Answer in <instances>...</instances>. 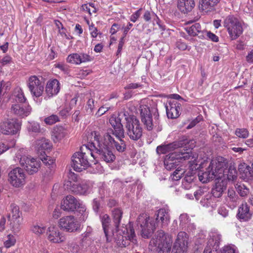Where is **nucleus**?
Listing matches in <instances>:
<instances>
[{"instance_id":"f257e3e1","label":"nucleus","mask_w":253,"mask_h":253,"mask_svg":"<svg viewBox=\"0 0 253 253\" xmlns=\"http://www.w3.org/2000/svg\"><path fill=\"white\" fill-rule=\"evenodd\" d=\"M208 163L203 166L207 167L205 171H201L198 174L199 179L203 183H206L214 178L217 179H221L224 176L225 173H227V178L229 180H234L236 178V170L234 168L230 167L226 171L227 168L226 160L223 157H219L209 161L206 159Z\"/></svg>"},{"instance_id":"f03ea898","label":"nucleus","mask_w":253,"mask_h":253,"mask_svg":"<svg viewBox=\"0 0 253 253\" xmlns=\"http://www.w3.org/2000/svg\"><path fill=\"white\" fill-rule=\"evenodd\" d=\"M169 211L168 207L158 210L156 222L150 219L149 216L146 213L140 214L137 220V224L140 227L142 236L144 238H149L157 227H167L170 221Z\"/></svg>"},{"instance_id":"7ed1b4c3","label":"nucleus","mask_w":253,"mask_h":253,"mask_svg":"<svg viewBox=\"0 0 253 253\" xmlns=\"http://www.w3.org/2000/svg\"><path fill=\"white\" fill-rule=\"evenodd\" d=\"M186 160H188L189 167L192 171L203 169V166L208 163L207 160L199 159L196 153L175 151L166 156L164 160L165 167L170 170L176 168L180 163Z\"/></svg>"},{"instance_id":"20e7f679","label":"nucleus","mask_w":253,"mask_h":253,"mask_svg":"<svg viewBox=\"0 0 253 253\" xmlns=\"http://www.w3.org/2000/svg\"><path fill=\"white\" fill-rule=\"evenodd\" d=\"M123 215L122 211L119 208L114 209L112 211V217L114 225L116 227L115 231L112 232L113 238L117 244L121 247H126L130 241L133 244L137 242L134 229L129 225V230L126 226L123 225L119 228V224Z\"/></svg>"},{"instance_id":"39448f33","label":"nucleus","mask_w":253,"mask_h":253,"mask_svg":"<svg viewBox=\"0 0 253 253\" xmlns=\"http://www.w3.org/2000/svg\"><path fill=\"white\" fill-rule=\"evenodd\" d=\"M150 100L143 99L139 103V110L141 120L148 130L156 129L158 131H161L162 126L159 118L158 112L154 113V119L152 118L151 111L150 109Z\"/></svg>"},{"instance_id":"423d86ee","label":"nucleus","mask_w":253,"mask_h":253,"mask_svg":"<svg viewBox=\"0 0 253 253\" xmlns=\"http://www.w3.org/2000/svg\"><path fill=\"white\" fill-rule=\"evenodd\" d=\"M14 160L16 162H19L29 174L37 173L41 167L40 159L26 155V150L23 148L17 151Z\"/></svg>"},{"instance_id":"0eeeda50","label":"nucleus","mask_w":253,"mask_h":253,"mask_svg":"<svg viewBox=\"0 0 253 253\" xmlns=\"http://www.w3.org/2000/svg\"><path fill=\"white\" fill-rule=\"evenodd\" d=\"M91 135L94 138L93 144L96 147V153L99 159L107 163L114 162L116 157L112 151L109 149V146L105 144V142L101 137L99 132L94 131L91 132Z\"/></svg>"},{"instance_id":"6e6552de","label":"nucleus","mask_w":253,"mask_h":253,"mask_svg":"<svg viewBox=\"0 0 253 253\" xmlns=\"http://www.w3.org/2000/svg\"><path fill=\"white\" fill-rule=\"evenodd\" d=\"M84 147L86 150V152H77L72 157V167L77 171L80 172L89 166V156L93 158L95 157L94 154L87 149L86 146H84ZM84 147H82L81 150H84Z\"/></svg>"},{"instance_id":"1a4fd4ad","label":"nucleus","mask_w":253,"mask_h":253,"mask_svg":"<svg viewBox=\"0 0 253 253\" xmlns=\"http://www.w3.org/2000/svg\"><path fill=\"white\" fill-rule=\"evenodd\" d=\"M195 143L194 140L189 139L186 136H183L177 141L168 144L158 146L156 151L159 154H165L181 147H185L187 149H193L195 146Z\"/></svg>"},{"instance_id":"9d476101","label":"nucleus","mask_w":253,"mask_h":253,"mask_svg":"<svg viewBox=\"0 0 253 253\" xmlns=\"http://www.w3.org/2000/svg\"><path fill=\"white\" fill-rule=\"evenodd\" d=\"M172 243L171 236L165 234L163 231H160L156 238L150 242L151 244L157 247L158 253H169Z\"/></svg>"},{"instance_id":"9b49d317","label":"nucleus","mask_w":253,"mask_h":253,"mask_svg":"<svg viewBox=\"0 0 253 253\" xmlns=\"http://www.w3.org/2000/svg\"><path fill=\"white\" fill-rule=\"evenodd\" d=\"M125 127L127 135L133 140H138L142 135V128L139 121L134 116L129 114L125 124Z\"/></svg>"},{"instance_id":"f8f14e48","label":"nucleus","mask_w":253,"mask_h":253,"mask_svg":"<svg viewBox=\"0 0 253 253\" xmlns=\"http://www.w3.org/2000/svg\"><path fill=\"white\" fill-rule=\"evenodd\" d=\"M129 114L127 111L124 110L119 112L117 117L113 115L110 118L109 122L113 127L112 133L114 136H124V130L121 122L124 120L126 123Z\"/></svg>"},{"instance_id":"ddd939ff","label":"nucleus","mask_w":253,"mask_h":253,"mask_svg":"<svg viewBox=\"0 0 253 253\" xmlns=\"http://www.w3.org/2000/svg\"><path fill=\"white\" fill-rule=\"evenodd\" d=\"M223 25L232 40L237 39L243 33L241 23L232 15H229L224 19Z\"/></svg>"},{"instance_id":"4468645a","label":"nucleus","mask_w":253,"mask_h":253,"mask_svg":"<svg viewBox=\"0 0 253 253\" xmlns=\"http://www.w3.org/2000/svg\"><path fill=\"white\" fill-rule=\"evenodd\" d=\"M26 174L23 169L17 167L8 173V181L14 187L19 188L25 183Z\"/></svg>"},{"instance_id":"2eb2a0df","label":"nucleus","mask_w":253,"mask_h":253,"mask_svg":"<svg viewBox=\"0 0 253 253\" xmlns=\"http://www.w3.org/2000/svg\"><path fill=\"white\" fill-rule=\"evenodd\" d=\"M21 123L17 119H7L0 124V131L5 135H13L21 129Z\"/></svg>"},{"instance_id":"dca6fc26","label":"nucleus","mask_w":253,"mask_h":253,"mask_svg":"<svg viewBox=\"0 0 253 253\" xmlns=\"http://www.w3.org/2000/svg\"><path fill=\"white\" fill-rule=\"evenodd\" d=\"M188 236L183 231L179 232L171 250V253H187Z\"/></svg>"},{"instance_id":"f3484780","label":"nucleus","mask_w":253,"mask_h":253,"mask_svg":"<svg viewBox=\"0 0 253 253\" xmlns=\"http://www.w3.org/2000/svg\"><path fill=\"white\" fill-rule=\"evenodd\" d=\"M116 138L112 136L109 133H107L102 137L105 144L115 149L118 152L122 153L126 149V145L125 141L123 139L124 136L118 137L115 136Z\"/></svg>"},{"instance_id":"a211bd4d","label":"nucleus","mask_w":253,"mask_h":253,"mask_svg":"<svg viewBox=\"0 0 253 253\" xmlns=\"http://www.w3.org/2000/svg\"><path fill=\"white\" fill-rule=\"evenodd\" d=\"M46 236L48 241L53 244H60L66 240L64 233L56 225H50L47 228Z\"/></svg>"},{"instance_id":"6ab92c4d","label":"nucleus","mask_w":253,"mask_h":253,"mask_svg":"<svg viewBox=\"0 0 253 253\" xmlns=\"http://www.w3.org/2000/svg\"><path fill=\"white\" fill-rule=\"evenodd\" d=\"M59 226L64 231L68 232L76 231L80 228V224L77 219L72 215L66 216L60 219Z\"/></svg>"},{"instance_id":"aec40b11","label":"nucleus","mask_w":253,"mask_h":253,"mask_svg":"<svg viewBox=\"0 0 253 253\" xmlns=\"http://www.w3.org/2000/svg\"><path fill=\"white\" fill-rule=\"evenodd\" d=\"M221 240V235L218 231L214 230L211 232L204 253H211L212 251H216L219 248Z\"/></svg>"},{"instance_id":"412c9836","label":"nucleus","mask_w":253,"mask_h":253,"mask_svg":"<svg viewBox=\"0 0 253 253\" xmlns=\"http://www.w3.org/2000/svg\"><path fill=\"white\" fill-rule=\"evenodd\" d=\"M32 147L40 156H42L43 155H45L46 151L52 148V145L48 139L42 137L34 140Z\"/></svg>"},{"instance_id":"4be33fe9","label":"nucleus","mask_w":253,"mask_h":253,"mask_svg":"<svg viewBox=\"0 0 253 253\" xmlns=\"http://www.w3.org/2000/svg\"><path fill=\"white\" fill-rule=\"evenodd\" d=\"M80 200L72 195H68L61 203V208L65 211H74L77 209Z\"/></svg>"},{"instance_id":"5701e85b","label":"nucleus","mask_w":253,"mask_h":253,"mask_svg":"<svg viewBox=\"0 0 253 253\" xmlns=\"http://www.w3.org/2000/svg\"><path fill=\"white\" fill-rule=\"evenodd\" d=\"M167 116L169 118H177L180 115L181 104L176 101H170L165 105Z\"/></svg>"},{"instance_id":"b1692460","label":"nucleus","mask_w":253,"mask_h":253,"mask_svg":"<svg viewBox=\"0 0 253 253\" xmlns=\"http://www.w3.org/2000/svg\"><path fill=\"white\" fill-rule=\"evenodd\" d=\"M60 90V84L56 79L49 80L46 85L45 93L49 98L56 95Z\"/></svg>"},{"instance_id":"393cba45","label":"nucleus","mask_w":253,"mask_h":253,"mask_svg":"<svg viewBox=\"0 0 253 253\" xmlns=\"http://www.w3.org/2000/svg\"><path fill=\"white\" fill-rule=\"evenodd\" d=\"M11 110L15 115L24 118L30 114L32 108L29 105H24L21 104H14L12 105Z\"/></svg>"},{"instance_id":"a878e982","label":"nucleus","mask_w":253,"mask_h":253,"mask_svg":"<svg viewBox=\"0 0 253 253\" xmlns=\"http://www.w3.org/2000/svg\"><path fill=\"white\" fill-rule=\"evenodd\" d=\"M80 183L78 180L77 174L71 172L68 176V179L65 181L64 187L65 189L76 193L75 191L78 190Z\"/></svg>"},{"instance_id":"bb28decb","label":"nucleus","mask_w":253,"mask_h":253,"mask_svg":"<svg viewBox=\"0 0 253 253\" xmlns=\"http://www.w3.org/2000/svg\"><path fill=\"white\" fill-rule=\"evenodd\" d=\"M237 216L241 221H247L251 218L252 213L250 211V207L247 203L243 204L239 207Z\"/></svg>"},{"instance_id":"cd10ccee","label":"nucleus","mask_w":253,"mask_h":253,"mask_svg":"<svg viewBox=\"0 0 253 253\" xmlns=\"http://www.w3.org/2000/svg\"><path fill=\"white\" fill-rule=\"evenodd\" d=\"M32 87L30 88L29 90L33 96L34 101L38 104H41L42 101V98L40 97L42 95L43 90L44 86L43 84H40L37 86H32Z\"/></svg>"},{"instance_id":"c85d7f7f","label":"nucleus","mask_w":253,"mask_h":253,"mask_svg":"<svg viewBox=\"0 0 253 253\" xmlns=\"http://www.w3.org/2000/svg\"><path fill=\"white\" fill-rule=\"evenodd\" d=\"M220 1V0H201L199 2V9L206 12L211 11L214 9Z\"/></svg>"},{"instance_id":"c756f323","label":"nucleus","mask_w":253,"mask_h":253,"mask_svg":"<svg viewBox=\"0 0 253 253\" xmlns=\"http://www.w3.org/2000/svg\"><path fill=\"white\" fill-rule=\"evenodd\" d=\"M178 8L183 13L191 11L195 5L194 0H177Z\"/></svg>"},{"instance_id":"7c9ffc66","label":"nucleus","mask_w":253,"mask_h":253,"mask_svg":"<svg viewBox=\"0 0 253 253\" xmlns=\"http://www.w3.org/2000/svg\"><path fill=\"white\" fill-rule=\"evenodd\" d=\"M100 219L102 223V227L106 237L107 240L109 241V238L111 236L109 234L111 218L107 214L103 213L100 214Z\"/></svg>"},{"instance_id":"2f4dec72","label":"nucleus","mask_w":253,"mask_h":253,"mask_svg":"<svg viewBox=\"0 0 253 253\" xmlns=\"http://www.w3.org/2000/svg\"><path fill=\"white\" fill-rule=\"evenodd\" d=\"M226 188V184L223 180L216 182L214 187L212 190L213 196L217 198L220 197Z\"/></svg>"},{"instance_id":"473e14b6","label":"nucleus","mask_w":253,"mask_h":253,"mask_svg":"<svg viewBox=\"0 0 253 253\" xmlns=\"http://www.w3.org/2000/svg\"><path fill=\"white\" fill-rule=\"evenodd\" d=\"M8 221L9 222V228L11 231L14 234L18 233L21 230L23 218L15 219H8Z\"/></svg>"},{"instance_id":"72a5a7b5","label":"nucleus","mask_w":253,"mask_h":253,"mask_svg":"<svg viewBox=\"0 0 253 253\" xmlns=\"http://www.w3.org/2000/svg\"><path fill=\"white\" fill-rule=\"evenodd\" d=\"M26 128L30 134L32 133H43L44 132L43 129L41 128L40 125L35 121L28 122Z\"/></svg>"},{"instance_id":"f704fd0d","label":"nucleus","mask_w":253,"mask_h":253,"mask_svg":"<svg viewBox=\"0 0 253 253\" xmlns=\"http://www.w3.org/2000/svg\"><path fill=\"white\" fill-rule=\"evenodd\" d=\"M67 133L62 127L55 128L52 135V139L54 142L57 143L63 139Z\"/></svg>"},{"instance_id":"c9c22d12","label":"nucleus","mask_w":253,"mask_h":253,"mask_svg":"<svg viewBox=\"0 0 253 253\" xmlns=\"http://www.w3.org/2000/svg\"><path fill=\"white\" fill-rule=\"evenodd\" d=\"M186 31L190 35L192 36H199L201 33L202 34V36H204V32L202 30L200 24L198 23L187 28Z\"/></svg>"},{"instance_id":"e433bc0d","label":"nucleus","mask_w":253,"mask_h":253,"mask_svg":"<svg viewBox=\"0 0 253 253\" xmlns=\"http://www.w3.org/2000/svg\"><path fill=\"white\" fill-rule=\"evenodd\" d=\"M91 191V186L87 181H82L80 183L79 187L77 191H75L76 194L80 195H86Z\"/></svg>"},{"instance_id":"4c0bfd02","label":"nucleus","mask_w":253,"mask_h":253,"mask_svg":"<svg viewBox=\"0 0 253 253\" xmlns=\"http://www.w3.org/2000/svg\"><path fill=\"white\" fill-rule=\"evenodd\" d=\"M8 218L11 219L23 218L19 207L15 204H11L10 205V213Z\"/></svg>"},{"instance_id":"58836bf2","label":"nucleus","mask_w":253,"mask_h":253,"mask_svg":"<svg viewBox=\"0 0 253 253\" xmlns=\"http://www.w3.org/2000/svg\"><path fill=\"white\" fill-rule=\"evenodd\" d=\"M143 18L144 20L146 22H149L152 18L154 19V21H156V23L158 25L159 27L163 30H164V27L160 24V21L157 16L154 13L151 12L148 10L146 11L143 15Z\"/></svg>"},{"instance_id":"ea45409f","label":"nucleus","mask_w":253,"mask_h":253,"mask_svg":"<svg viewBox=\"0 0 253 253\" xmlns=\"http://www.w3.org/2000/svg\"><path fill=\"white\" fill-rule=\"evenodd\" d=\"M238 196L236 194L235 191L232 189H229L228 191V196L226 201L230 206L235 207L237 204Z\"/></svg>"},{"instance_id":"a19ab883","label":"nucleus","mask_w":253,"mask_h":253,"mask_svg":"<svg viewBox=\"0 0 253 253\" xmlns=\"http://www.w3.org/2000/svg\"><path fill=\"white\" fill-rule=\"evenodd\" d=\"M16 242V238L14 235L9 234L6 235L3 240V246L6 248H9L14 246Z\"/></svg>"},{"instance_id":"79ce46f5","label":"nucleus","mask_w":253,"mask_h":253,"mask_svg":"<svg viewBox=\"0 0 253 253\" xmlns=\"http://www.w3.org/2000/svg\"><path fill=\"white\" fill-rule=\"evenodd\" d=\"M252 167L246 166L244 169L241 168H239L240 172H243L242 177L245 180L251 179L253 177V170H252Z\"/></svg>"},{"instance_id":"37998d69","label":"nucleus","mask_w":253,"mask_h":253,"mask_svg":"<svg viewBox=\"0 0 253 253\" xmlns=\"http://www.w3.org/2000/svg\"><path fill=\"white\" fill-rule=\"evenodd\" d=\"M78 212L81 215L80 220L84 221L88 216V211H86V208L83 202L81 201L77 207Z\"/></svg>"},{"instance_id":"c03bdc74","label":"nucleus","mask_w":253,"mask_h":253,"mask_svg":"<svg viewBox=\"0 0 253 253\" xmlns=\"http://www.w3.org/2000/svg\"><path fill=\"white\" fill-rule=\"evenodd\" d=\"M31 230L33 233L38 236H40L44 233L45 231V227L42 224L37 223L31 226Z\"/></svg>"},{"instance_id":"a18cd8bd","label":"nucleus","mask_w":253,"mask_h":253,"mask_svg":"<svg viewBox=\"0 0 253 253\" xmlns=\"http://www.w3.org/2000/svg\"><path fill=\"white\" fill-rule=\"evenodd\" d=\"M235 188L238 194L242 197L247 196L250 192L249 189L242 183H237Z\"/></svg>"},{"instance_id":"49530a36","label":"nucleus","mask_w":253,"mask_h":253,"mask_svg":"<svg viewBox=\"0 0 253 253\" xmlns=\"http://www.w3.org/2000/svg\"><path fill=\"white\" fill-rule=\"evenodd\" d=\"M14 96L15 97L16 100L19 102L24 103L26 100L24 92L21 88L17 87L15 88Z\"/></svg>"},{"instance_id":"de8ad7c7","label":"nucleus","mask_w":253,"mask_h":253,"mask_svg":"<svg viewBox=\"0 0 253 253\" xmlns=\"http://www.w3.org/2000/svg\"><path fill=\"white\" fill-rule=\"evenodd\" d=\"M194 179V175L190 173L189 174L187 173L183 181H182V186L185 189H189L190 187V184H191Z\"/></svg>"},{"instance_id":"09e8293b","label":"nucleus","mask_w":253,"mask_h":253,"mask_svg":"<svg viewBox=\"0 0 253 253\" xmlns=\"http://www.w3.org/2000/svg\"><path fill=\"white\" fill-rule=\"evenodd\" d=\"M42 84L40 80L36 76H31L28 81L29 88L32 87V86H37Z\"/></svg>"},{"instance_id":"8fccbe9b","label":"nucleus","mask_w":253,"mask_h":253,"mask_svg":"<svg viewBox=\"0 0 253 253\" xmlns=\"http://www.w3.org/2000/svg\"><path fill=\"white\" fill-rule=\"evenodd\" d=\"M79 55L77 53H74L69 54L66 58L68 63L75 65H80L79 62Z\"/></svg>"},{"instance_id":"3c124183","label":"nucleus","mask_w":253,"mask_h":253,"mask_svg":"<svg viewBox=\"0 0 253 253\" xmlns=\"http://www.w3.org/2000/svg\"><path fill=\"white\" fill-rule=\"evenodd\" d=\"M78 55L79 56V62H80V65L83 63L90 62L92 60V57L88 54L81 52L78 53Z\"/></svg>"},{"instance_id":"603ef678","label":"nucleus","mask_w":253,"mask_h":253,"mask_svg":"<svg viewBox=\"0 0 253 253\" xmlns=\"http://www.w3.org/2000/svg\"><path fill=\"white\" fill-rule=\"evenodd\" d=\"M180 226L182 228H185L186 225L190 223V219L188 215L186 213L181 214L179 216Z\"/></svg>"},{"instance_id":"864d4df0","label":"nucleus","mask_w":253,"mask_h":253,"mask_svg":"<svg viewBox=\"0 0 253 253\" xmlns=\"http://www.w3.org/2000/svg\"><path fill=\"white\" fill-rule=\"evenodd\" d=\"M235 134L237 136L242 138H246L249 135V131L246 128H237Z\"/></svg>"},{"instance_id":"5fc2aeb1","label":"nucleus","mask_w":253,"mask_h":253,"mask_svg":"<svg viewBox=\"0 0 253 253\" xmlns=\"http://www.w3.org/2000/svg\"><path fill=\"white\" fill-rule=\"evenodd\" d=\"M185 173L184 169L178 168H177L171 175V179L173 180H178L180 179L182 175Z\"/></svg>"},{"instance_id":"6e6d98bb","label":"nucleus","mask_w":253,"mask_h":253,"mask_svg":"<svg viewBox=\"0 0 253 253\" xmlns=\"http://www.w3.org/2000/svg\"><path fill=\"white\" fill-rule=\"evenodd\" d=\"M15 144V140H12L10 144L7 145L2 142H0V155L7 151L10 147H13Z\"/></svg>"},{"instance_id":"4d7b16f0","label":"nucleus","mask_w":253,"mask_h":253,"mask_svg":"<svg viewBox=\"0 0 253 253\" xmlns=\"http://www.w3.org/2000/svg\"><path fill=\"white\" fill-rule=\"evenodd\" d=\"M40 160L47 166H51L55 162L54 159L47 156L46 154L45 155H43L42 156H40Z\"/></svg>"},{"instance_id":"13d9d810","label":"nucleus","mask_w":253,"mask_h":253,"mask_svg":"<svg viewBox=\"0 0 253 253\" xmlns=\"http://www.w3.org/2000/svg\"><path fill=\"white\" fill-rule=\"evenodd\" d=\"M220 253H237L236 248L234 245H227L224 247Z\"/></svg>"},{"instance_id":"bf43d9fd","label":"nucleus","mask_w":253,"mask_h":253,"mask_svg":"<svg viewBox=\"0 0 253 253\" xmlns=\"http://www.w3.org/2000/svg\"><path fill=\"white\" fill-rule=\"evenodd\" d=\"M58 121H59V118L55 115H52L44 119L45 123L49 125H52Z\"/></svg>"},{"instance_id":"052dcab7","label":"nucleus","mask_w":253,"mask_h":253,"mask_svg":"<svg viewBox=\"0 0 253 253\" xmlns=\"http://www.w3.org/2000/svg\"><path fill=\"white\" fill-rule=\"evenodd\" d=\"M10 84L9 82H1L0 84V95L5 93L10 89Z\"/></svg>"},{"instance_id":"680f3d73","label":"nucleus","mask_w":253,"mask_h":253,"mask_svg":"<svg viewBox=\"0 0 253 253\" xmlns=\"http://www.w3.org/2000/svg\"><path fill=\"white\" fill-rule=\"evenodd\" d=\"M94 106V100L93 99H88L86 106L87 112L89 114L92 113Z\"/></svg>"},{"instance_id":"e2e57ef3","label":"nucleus","mask_w":253,"mask_h":253,"mask_svg":"<svg viewBox=\"0 0 253 253\" xmlns=\"http://www.w3.org/2000/svg\"><path fill=\"white\" fill-rule=\"evenodd\" d=\"M89 30L91 36L92 38H96L98 35L101 34V33L98 32L97 28L95 27L93 24L89 26Z\"/></svg>"},{"instance_id":"0e129e2a","label":"nucleus","mask_w":253,"mask_h":253,"mask_svg":"<svg viewBox=\"0 0 253 253\" xmlns=\"http://www.w3.org/2000/svg\"><path fill=\"white\" fill-rule=\"evenodd\" d=\"M142 8H139L130 16V20L132 22H135L141 14Z\"/></svg>"},{"instance_id":"69168bd1","label":"nucleus","mask_w":253,"mask_h":253,"mask_svg":"<svg viewBox=\"0 0 253 253\" xmlns=\"http://www.w3.org/2000/svg\"><path fill=\"white\" fill-rule=\"evenodd\" d=\"M204 35L206 36L208 39L213 42H217L218 41V37L211 32H204Z\"/></svg>"},{"instance_id":"338daca9","label":"nucleus","mask_w":253,"mask_h":253,"mask_svg":"<svg viewBox=\"0 0 253 253\" xmlns=\"http://www.w3.org/2000/svg\"><path fill=\"white\" fill-rule=\"evenodd\" d=\"M125 43L124 37H122L119 41V43L118 44V49L117 51V55H119L121 54L123 46Z\"/></svg>"},{"instance_id":"774afa93","label":"nucleus","mask_w":253,"mask_h":253,"mask_svg":"<svg viewBox=\"0 0 253 253\" xmlns=\"http://www.w3.org/2000/svg\"><path fill=\"white\" fill-rule=\"evenodd\" d=\"M109 110V108L106 107H101L96 113V116L97 117H100L104 114H105L107 111H108Z\"/></svg>"}]
</instances>
